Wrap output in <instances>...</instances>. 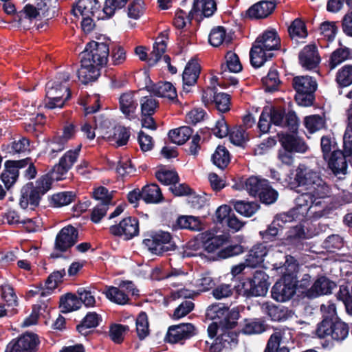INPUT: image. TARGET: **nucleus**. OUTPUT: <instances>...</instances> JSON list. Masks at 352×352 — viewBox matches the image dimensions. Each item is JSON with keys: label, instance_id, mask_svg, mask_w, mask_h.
Masks as SVG:
<instances>
[{"label": "nucleus", "instance_id": "obj_5", "mask_svg": "<svg viewBox=\"0 0 352 352\" xmlns=\"http://www.w3.org/2000/svg\"><path fill=\"white\" fill-rule=\"evenodd\" d=\"M332 192L330 187L316 173H309V210L317 206L324 208L331 199Z\"/></svg>", "mask_w": 352, "mask_h": 352}, {"label": "nucleus", "instance_id": "obj_53", "mask_svg": "<svg viewBox=\"0 0 352 352\" xmlns=\"http://www.w3.org/2000/svg\"><path fill=\"white\" fill-rule=\"evenodd\" d=\"M60 307L62 308V312L69 313L78 309L81 307V301L76 294L67 293L60 297Z\"/></svg>", "mask_w": 352, "mask_h": 352}, {"label": "nucleus", "instance_id": "obj_29", "mask_svg": "<svg viewBox=\"0 0 352 352\" xmlns=\"http://www.w3.org/2000/svg\"><path fill=\"white\" fill-rule=\"evenodd\" d=\"M81 146V144H80L74 150L67 151L63 156L60 158L58 164L54 166V170L60 175L67 173L76 162Z\"/></svg>", "mask_w": 352, "mask_h": 352}, {"label": "nucleus", "instance_id": "obj_11", "mask_svg": "<svg viewBox=\"0 0 352 352\" xmlns=\"http://www.w3.org/2000/svg\"><path fill=\"white\" fill-rule=\"evenodd\" d=\"M39 343L37 334L27 332L12 340L8 344L5 352H36Z\"/></svg>", "mask_w": 352, "mask_h": 352}, {"label": "nucleus", "instance_id": "obj_62", "mask_svg": "<svg viewBox=\"0 0 352 352\" xmlns=\"http://www.w3.org/2000/svg\"><path fill=\"white\" fill-rule=\"evenodd\" d=\"M320 146L324 160H327L334 151H340L338 149L335 139L330 135H324L321 138Z\"/></svg>", "mask_w": 352, "mask_h": 352}, {"label": "nucleus", "instance_id": "obj_55", "mask_svg": "<svg viewBox=\"0 0 352 352\" xmlns=\"http://www.w3.org/2000/svg\"><path fill=\"white\" fill-rule=\"evenodd\" d=\"M282 338L280 331L273 333L268 339L263 352H289L287 346H280Z\"/></svg>", "mask_w": 352, "mask_h": 352}, {"label": "nucleus", "instance_id": "obj_15", "mask_svg": "<svg viewBox=\"0 0 352 352\" xmlns=\"http://www.w3.org/2000/svg\"><path fill=\"white\" fill-rule=\"evenodd\" d=\"M232 329H221L214 342L211 344L210 352H221L223 349H232L238 344V333Z\"/></svg>", "mask_w": 352, "mask_h": 352}, {"label": "nucleus", "instance_id": "obj_12", "mask_svg": "<svg viewBox=\"0 0 352 352\" xmlns=\"http://www.w3.org/2000/svg\"><path fill=\"white\" fill-rule=\"evenodd\" d=\"M78 241V230L72 225H67L58 232L56 236L54 249L59 252H65Z\"/></svg>", "mask_w": 352, "mask_h": 352}, {"label": "nucleus", "instance_id": "obj_24", "mask_svg": "<svg viewBox=\"0 0 352 352\" xmlns=\"http://www.w3.org/2000/svg\"><path fill=\"white\" fill-rule=\"evenodd\" d=\"M278 135L282 148L293 153L306 151L307 145L302 139L289 133H278Z\"/></svg>", "mask_w": 352, "mask_h": 352}, {"label": "nucleus", "instance_id": "obj_64", "mask_svg": "<svg viewBox=\"0 0 352 352\" xmlns=\"http://www.w3.org/2000/svg\"><path fill=\"white\" fill-rule=\"evenodd\" d=\"M336 81L341 87L352 84V65H344L337 73Z\"/></svg>", "mask_w": 352, "mask_h": 352}, {"label": "nucleus", "instance_id": "obj_47", "mask_svg": "<svg viewBox=\"0 0 352 352\" xmlns=\"http://www.w3.org/2000/svg\"><path fill=\"white\" fill-rule=\"evenodd\" d=\"M70 79V74L67 72H58L56 75L55 80L53 81H49L46 84V87L58 89L60 92L64 91L67 92L66 100H69L72 96V92L69 88L63 85L64 82H67Z\"/></svg>", "mask_w": 352, "mask_h": 352}, {"label": "nucleus", "instance_id": "obj_21", "mask_svg": "<svg viewBox=\"0 0 352 352\" xmlns=\"http://www.w3.org/2000/svg\"><path fill=\"white\" fill-rule=\"evenodd\" d=\"M171 228L173 231L188 230L191 232H198L203 229V224L198 217L179 215L173 223Z\"/></svg>", "mask_w": 352, "mask_h": 352}, {"label": "nucleus", "instance_id": "obj_18", "mask_svg": "<svg viewBox=\"0 0 352 352\" xmlns=\"http://www.w3.org/2000/svg\"><path fill=\"white\" fill-rule=\"evenodd\" d=\"M292 86L296 91L294 100L296 104L300 107H308V76H294Z\"/></svg>", "mask_w": 352, "mask_h": 352}, {"label": "nucleus", "instance_id": "obj_44", "mask_svg": "<svg viewBox=\"0 0 352 352\" xmlns=\"http://www.w3.org/2000/svg\"><path fill=\"white\" fill-rule=\"evenodd\" d=\"M76 195L72 191H64L55 193L49 197L50 206L60 208L67 206L74 201Z\"/></svg>", "mask_w": 352, "mask_h": 352}, {"label": "nucleus", "instance_id": "obj_36", "mask_svg": "<svg viewBox=\"0 0 352 352\" xmlns=\"http://www.w3.org/2000/svg\"><path fill=\"white\" fill-rule=\"evenodd\" d=\"M267 254V249L262 243L254 245L246 255L245 263L248 267H256L263 262Z\"/></svg>", "mask_w": 352, "mask_h": 352}, {"label": "nucleus", "instance_id": "obj_35", "mask_svg": "<svg viewBox=\"0 0 352 352\" xmlns=\"http://www.w3.org/2000/svg\"><path fill=\"white\" fill-rule=\"evenodd\" d=\"M81 67L78 70L77 74L79 80L84 85H87L90 82L95 81L100 76V73L99 69L91 63H84V59L81 58Z\"/></svg>", "mask_w": 352, "mask_h": 352}, {"label": "nucleus", "instance_id": "obj_46", "mask_svg": "<svg viewBox=\"0 0 352 352\" xmlns=\"http://www.w3.org/2000/svg\"><path fill=\"white\" fill-rule=\"evenodd\" d=\"M210 44L214 47H219L223 43L228 45L232 41V37L227 36L226 30L223 26H217L210 31L208 36Z\"/></svg>", "mask_w": 352, "mask_h": 352}, {"label": "nucleus", "instance_id": "obj_14", "mask_svg": "<svg viewBox=\"0 0 352 352\" xmlns=\"http://www.w3.org/2000/svg\"><path fill=\"white\" fill-rule=\"evenodd\" d=\"M195 335V327L191 323H180L168 328L164 341L170 344L178 343L190 339Z\"/></svg>", "mask_w": 352, "mask_h": 352}, {"label": "nucleus", "instance_id": "obj_16", "mask_svg": "<svg viewBox=\"0 0 352 352\" xmlns=\"http://www.w3.org/2000/svg\"><path fill=\"white\" fill-rule=\"evenodd\" d=\"M343 143L344 144V137ZM351 155L352 153L346 152L344 146V153L341 151H334L325 160L327 161L329 168L335 175H345L348 167L346 156Z\"/></svg>", "mask_w": 352, "mask_h": 352}, {"label": "nucleus", "instance_id": "obj_58", "mask_svg": "<svg viewBox=\"0 0 352 352\" xmlns=\"http://www.w3.org/2000/svg\"><path fill=\"white\" fill-rule=\"evenodd\" d=\"M46 96L48 98V102L46 103L45 106L48 109L61 108L63 107L65 102L68 100H66V97L63 99V97L56 96V93L54 92L59 91L58 89L46 87Z\"/></svg>", "mask_w": 352, "mask_h": 352}, {"label": "nucleus", "instance_id": "obj_33", "mask_svg": "<svg viewBox=\"0 0 352 352\" xmlns=\"http://www.w3.org/2000/svg\"><path fill=\"white\" fill-rule=\"evenodd\" d=\"M286 223L288 221L281 216V213L278 214L267 228L265 230L260 231L259 234L265 242L273 241L276 239L279 230H282Z\"/></svg>", "mask_w": 352, "mask_h": 352}, {"label": "nucleus", "instance_id": "obj_54", "mask_svg": "<svg viewBox=\"0 0 352 352\" xmlns=\"http://www.w3.org/2000/svg\"><path fill=\"white\" fill-rule=\"evenodd\" d=\"M262 82L266 92L273 93L277 91L280 83L277 69L275 67H271L267 76L262 78Z\"/></svg>", "mask_w": 352, "mask_h": 352}, {"label": "nucleus", "instance_id": "obj_49", "mask_svg": "<svg viewBox=\"0 0 352 352\" xmlns=\"http://www.w3.org/2000/svg\"><path fill=\"white\" fill-rule=\"evenodd\" d=\"M212 163L219 168L223 170L230 162L228 150L223 145H219L211 157Z\"/></svg>", "mask_w": 352, "mask_h": 352}, {"label": "nucleus", "instance_id": "obj_4", "mask_svg": "<svg viewBox=\"0 0 352 352\" xmlns=\"http://www.w3.org/2000/svg\"><path fill=\"white\" fill-rule=\"evenodd\" d=\"M206 318L220 324L221 329H234L240 318L238 308L230 309L228 306L221 303L210 305L206 312Z\"/></svg>", "mask_w": 352, "mask_h": 352}, {"label": "nucleus", "instance_id": "obj_25", "mask_svg": "<svg viewBox=\"0 0 352 352\" xmlns=\"http://www.w3.org/2000/svg\"><path fill=\"white\" fill-rule=\"evenodd\" d=\"M146 87L149 92L155 96L167 98L170 100L177 99L176 89L170 82L160 81L157 83H153L151 86H146Z\"/></svg>", "mask_w": 352, "mask_h": 352}, {"label": "nucleus", "instance_id": "obj_23", "mask_svg": "<svg viewBox=\"0 0 352 352\" xmlns=\"http://www.w3.org/2000/svg\"><path fill=\"white\" fill-rule=\"evenodd\" d=\"M102 321L101 315L95 311H89L76 325V329L80 335L87 337L94 332L91 329L98 327Z\"/></svg>", "mask_w": 352, "mask_h": 352}, {"label": "nucleus", "instance_id": "obj_34", "mask_svg": "<svg viewBox=\"0 0 352 352\" xmlns=\"http://www.w3.org/2000/svg\"><path fill=\"white\" fill-rule=\"evenodd\" d=\"M225 58L226 62L221 63L220 72H219L221 76V78H226L227 72L239 73L242 70V65L236 53L229 51L226 53Z\"/></svg>", "mask_w": 352, "mask_h": 352}, {"label": "nucleus", "instance_id": "obj_57", "mask_svg": "<svg viewBox=\"0 0 352 352\" xmlns=\"http://www.w3.org/2000/svg\"><path fill=\"white\" fill-rule=\"evenodd\" d=\"M129 331L128 325L112 324L109 328V337L116 344H121L124 341V334Z\"/></svg>", "mask_w": 352, "mask_h": 352}, {"label": "nucleus", "instance_id": "obj_1", "mask_svg": "<svg viewBox=\"0 0 352 352\" xmlns=\"http://www.w3.org/2000/svg\"><path fill=\"white\" fill-rule=\"evenodd\" d=\"M285 272L282 277L273 285L272 298L277 302H286L294 295L296 291L304 297H308V274H305L301 280H298L297 269L295 263H288L286 261Z\"/></svg>", "mask_w": 352, "mask_h": 352}, {"label": "nucleus", "instance_id": "obj_51", "mask_svg": "<svg viewBox=\"0 0 352 352\" xmlns=\"http://www.w3.org/2000/svg\"><path fill=\"white\" fill-rule=\"evenodd\" d=\"M265 331V324L262 321L256 318H245L239 332L245 335H252L261 333Z\"/></svg>", "mask_w": 352, "mask_h": 352}, {"label": "nucleus", "instance_id": "obj_20", "mask_svg": "<svg viewBox=\"0 0 352 352\" xmlns=\"http://www.w3.org/2000/svg\"><path fill=\"white\" fill-rule=\"evenodd\" d=\"M138 107V103L134 97L133 92L128 91L120 95L119 109L126 118L130 120L135 119Z\"/></svg>", "mask_w": 352, "mask_h": 352}, {"label": "nucleus", "instance_id": "obj_45", "mask_svg": "<svg viewBox=\"0 0 352 352\" xmlns=\"http://www.w3.org/2000/svg\"><path fill=\"white\" fill-rule=\"evenodd\" d=\"M193 130L188 126H183L168 132V138L171 142L182 145L191 137Z\"/></svg>", "mask_w": 352, "mask_h": 352}, {"label": "nucleus", "instance_id": "obj_13", "mask_svg": "<svg viewBox=\"0 0 352 352\" xmlns=\"http://www.w3.org/2000/svg\"><path fill=\"white\" fill-rule=\"evenodd\" d=\"M139 221L135 217H127L118 224L109 227V232L116 236H124L125 240H130L139 234Z\"/></svg>", "mask_w": 352, "mask_h": 352}, {"label": "nucleus", "instance_id": "obj_27", "mask_svg": "<svg viewBox=\"0 0 352 352\" xmlns=\"http://www.w3.org/2000/svg\"><path fill=\"white\" fill-rule=\"evenodd\" d=\"M217 10V4L214 0H194L192 9L188 14L189 23L194 18V14L201 12L205 17H210Z\"/></svg>", "mask_w": 352, "mask_h": 352}, {"label": "nucleus", "instance_id": "obj_38", "mask_svg": "<svg viewBox=\"0 0 352 352\" xmlns=\"http://www.w3.org/2000/svg\"><path fill=\"white\" fill-rule=\"evenodd\" d=\"M142 191V200L146 204H158L164 200L161 189L156 184L145 185Z\"/></svg>", "mask_w": 352, "mask_h": 352}, {"label": "nucleus", "instance_id": "obj_31", "mask_svg": "<svg viewBox=\"0 0 352 352\" xmlns=\"http://www.w3.org/2000/svg\"><path fill=\"white\" fill-rule=\"evenodd\" d=\"M269 276L263 270H256L252 276L254 296H264L267 294L270 283Z\"/></svg>", "mask_w": 352, "mask_h": 352}, {"label": "nucleus", "instance_id": "obj_50", "mask_svg": "<svg viewBox=\"0 0 352 352\" xmlns=\"http://www.w3.org/2000/svg\"><path fill=\"white\" fill-rule=\"evenodd\" d=\"M265 312L272 321H283L289 317V309L287 307L274 304H267Z\"/></svg>", "mask_w": 352, "mask_h": 352}, {"label": "nucleus", "instance_id": "obj_32", "mask_svg": "<svg viewBox=\"0 0 352 352\" xmlns=\"http://www.w3.org/2000/svg\"><path fill=\"white\" fill-rule=\"evenodd\" d=\"M169 30H164L159 34L158 39H161L159 41H155L153 44V51L150 54L148 64L150 67L154 66L162 58V56L166 52V40L168 39Z\"/></svg>", "mask_w": 352, "mask_h": 352}, {"label": "nucleus", "instance_id": "obj_10", "mask_svg": "<svg viewBox=\"0 0 352 352\" xmlns=\"http://www.w3.org/2000/svg\"><path fill=\"white\" fill-rule=\"evenodd\" d=\"M213 134L218 138H223L229 135L230 142L236 146H241L245 142V130L241 126H236L230 131L224 116L217 120L212 129Z\"/></svg>", "mask_w": 352, "mask_h": 352}, {"label": "nucleus", "instance_id": "obj_7", "mask_svg": "<svg viewBox=\"0 0 352 352\" xmlns=\"http://www.w3.org/2000/svg\"><path fill=\"white\" fill-rule=\"evenodd\" d=\"M143 244L153 254L162 255L177 248L173 240V236L168 232L159 230L143 240Z\"/></svg>", "mask_w": 352, "mask_h": 352}, {"label": "nucleus", "instance_id": "obj_56", "mask_svg": "<svg viewBox=\"0 0 352 352\" xmlns=\"http://www.w3.org/2000/svg\"><path fill=\"white\" fill-rule=\"evenodd\" d=\"M346 97L351 100V104L347 111L349 123L344 133V146L346 152L352 153V90L346 95Z\"/></svg>", "mask_w": 352, "mask_h": 352}, {"label": "nucleus", "instance_id": "obj_28", "mask_svg": "<svg viewBox=\"0 0 352 352\" xmlns=\"http://www.w3.org/2000/svg\"><path fill=\"white\" fill-rule=\"evenodd\" d=\"M100 8L98 0H78L72 6V13L75 16H95Z\"/></svg>", "mask_w": 352, "mask_h": 352}, {"label": "nucleus", "instance_id": "obj_61", "mask_svg": "<svg viewBox=\"0 0 352 352\" xmlns=\"http://www.w3.org/2000/svg\"><path fill=\"white\" fill-rule=\"evenodd\" d=\"M128 0H105L102 9L105 18L109 19L113 16L116 10L124 8Z\"/></svg>", "mask_w": 352, "mask_h": 352}, {"label": "nucleus", "instance_id": "obj_26", "mask_svg": "<svg viewBox=\"0 0 352 352\" xmlns=\"http://www.w3.org/2000/svg\"><path fill=\"white\" fill-rule=\"evenodd\" d=\"M106 138L116 147H120L127 144L131 133L128 128L121 125L115 126L111 131H107Z\"/></svg>", "mask_w": 352, "mask_h": 352}, {"label": "nucleus", "instance_id": "obj_9", "mask_svg": "<svg viewBox=\"0 0 352 352\" xmlns=\"http://www.w3.org/2000/svg\"><path fill=\"white\" fill-rule=\"evenodd\" d=\"M316 334L320 338L330 336L335 340L342 341L349 334V327L340 320H323L318 325Z\"/></svg>", "mask_w": 352, "mask_h": 352}, {"label": "nucleus", "instance_id": "obj_3", "mask_svg": "<svg viewBox=\"0 0 352 352\" xmlns=\"http://www.w3.org/2000/svg\"><path fill=\"white\" fill-rule=\"evenodd\" d=\"M52 185V180L47 174L41 176L35 183L29 182L25 184L21 189V208L26 209L29 205L32 209L38 207L42 197L51 189Z\"/></svg>", "mask_w": 352, "mask_h": 352}, {"label": "nucleus", "instance_id": "obj_52", "mask_svg": "<svg viewBox=\"0 0 352 352\" xmlns=\"http://www.w3.org/2000/svg\"><path fill=\"white\" fill-rule=\"evenodd\" d=\"M308 215V206H295L286 212L281 213V216L288 222L299 221H307Z\"/></svg>", "mask_w": 352, "mask_h": 352}, {"label": "nucleus", "instance_id": "obj_17", "mask_svg": "<svg viewBox=\"0 0 352 352\" xmlns=\"http://www.w3.org/2000/svg\"><path fill=\"white\" fill-rule=\"evenodd\" d=\"M276 0H262L252 6L246 11V16L251 19H261L267 18L275 10Z\"/></svg>", "mask_w": 352, "mask_h": 352}, {"label": "nucleus", "instance_id": "obj_22", "mask_svg": "<svg viewBox=\"0 0 352 352\" xmlns=\"http://www.w3.org/2000/svg\"><path fill=\"white\" fill-rule=\"evenodd\" d=\"M201 72V66L195 59H190L186 64L182 74L183 89L186 93L190 90L186 86L194 85L199 76Z\"/></svg>", "mask_w": 352, "mask_h": 352}, {"label": "nucleus", "instance_id": "obj_59", "mask_svg": "<svg viewBox=\"0 0 352 352\" xmlns=\"http://www.w3.org/2000/svg\"><path fill=\"white\" fill-rule=\"evenodd\" d=\"M136 331L140 340H144L149 333L148 317L144 311H141L137 317Z\"/></svg>", "mask_w": 352, "mask_h": 352}, {"label": "nucleus", "instance_id": "obj_6", "mask_svg": "<svg viewBox=\"0 0 352 352\" xmlns=\"http://www.w3.org/2000/svg\"><path fill=\"white\" fill-rule=\"evenodd\" d=\"M84 63H90L95 67L101 69L108 62L109 56V44L104 42L91 41L86 44L85 50L80 53Z\"/></svg>", "mask_w": 352, "mask_h": 352}, {"label": "nucleus", "instance_id": "obj_63", "mask_svg": "<svg viewBox=\"0 0 352 352\" xmlns=\"http://www.w3.org/2000/svg\"><path fill=\"white\" fill-rule=\"evenodd\" d=\"M350 55L349 49L346 47L339 48L335 50L332 53L330 58L329 65L331 69L336 68L338 65L349 59Z\"/></svg>", "mask_w": 352, "mask_h": 352}, {"label": "nucleus", "instance_id": "obj_19", "mask_svg": "<svg viewBox=\"0 0 352 352\" xmlns=\"http://www.w3.org/2000/svg\"><path fill=\"white\" fill-rule=\"evenodd\" d=\"M287 32L292 43L296 46L306 43L308 31L305 22L300 18L292 21L287 28Z\"/></svg>", "mask_w": 352, "mask_h": 352}, {"label": "nucleus", "instance_id": "obj_60", "mask_svg": "<svg viewBox=\"0 0 352 352\" xmlns=\"http://www.w3.org/2000/svg\"><path fill=\"white\" fill-rule=\"evenodd\" d=\"M258 197L259 198L261 203L265 205H271L277 201L278 192L270 185L269 182L267 184V186L261 191Z\"/></svg>", "mask_w": 352, "mask_h": 352}, {"label": "nucleus", "instance_id": "obj_48", "mask_svg": "<svg viewBox=\"0 0 352 352\" xmlns=\"http://www.w3.org/2000/svg\"><path fill=\"white\" fill-rule=\"evenodd\" d=\"M155 176L161 184L166 186H173L179 182V177L176 170H166L162 165L155 172Z\"/></svg>", "mask_w": 352, "mask_h": 352}, {"label": "nucleus", "instance_id": "obj_30", "mask_svg": "<svg viewBox=\"0 0 352 352\" xmlns=\"http://www.w3.org/2000/svg\"><path fill=\"white\" fill-rule=\"evenodd\" d=\"M202 235V246L208 253H213L226 244L229 236L226 234L214 235L210 232H204Z\"/></svg>", "mask_w": 352, "mask_h": 352}, {"label": "nucleus", "instance_id": "obj_8", "mask_svg": "<svg viewBox=\"0 0 352 352\" xmlns=\"http://www.w3.org/2000/svg\"><path fill=\"white\" fill-rule=\"evenodd\" d=\"M269 118L270 122L278 126L287 127L288 130L293 133L298 132L299 126V119L295 111H289L286 113L285 109L281 107H272L269 109Z\"/></svg>", "mask_w": 352, "mask_h": 352}, {"label": "nucleus", "instance_id": "obj_41", "mask_svg": "<svg viewBox=\"0 0 352 352\" xmlns=\"http://www.w3.org/2000/svg\"><path fill=\"white\" fill-rule=\"evenodd\" d=\"M232 283H235L234 288L236 296H254L252 292L253 289L252 276H241L237 277V280H232Z\"/></svg>", "mask_w": 352, "mask_h": 352}, {"label": "nucleus", "instance_id": "obj_40", "mask_svg": "<svg viewBox=\"0 0 352 352\" xmlns=\"http://www.w3.org/2000/svg\"><path fill=\"white\" fill-rule=\"evenodd\" d=\"M103 294L111 302L119 305L129 304L131 300L128 294L124 293L119 287L106 286Z\"/></svg>", "mask_w": 352, "mask_h": 352}, {"label": "nucleus", "instance_id": "obj_37", "mask_svg": "<svg viewBox=\"0 0 352 352\" xmlns=\"http://www.w3.org/2000/svg\"><path fill=\"white\" fill-rule=\"evenodd\" d=\"M230 204L236 212L245 217H252L260 209V204L256 201L232 200Z\"/></svg>", "mask_w": 352, "mask_h": 352}, {"label": "nucleus", "instance_id": "obj_43", "mask_svg": "<svg viewBox=\"0 0 352 352\" xmlns=\"http://www.w3.org/2000/svg\"><path fill=\"white\" fill-rule=\"evenodd\" d=\"M269 181L265 179H261L256 176H251L248 178L244 184V188L248 194L252 197H258L261 191L267 186Z\"/></svg>", "mask_w": 352, "mask_h": 352}, {"label": "nucleus", "instance_id": "obj_42", "mask_svg": "<svg viewBox=\"0 0 352 352\" xmlns=\"http://www.w3.org/2000/svg\"><path fill=\"white\" fill-rule=\"evenodd\" d=\"M334 282L331 281L325 277L318 278L309 289V296H317L330 294L336 287Z\"/></svg>", "mask_w": 352, "mask_h": 352}, {"label": "nucleus", "instance_id": "obj_39", "mask_svg": "<svg viewBox=\"0 0 352 352\" xmlns=\"http://www.w3.org/2000/svg\"><path fill=\"white\" fill-rule=\"evenodd\" d=\"M19 172L13 166L10 160L4 163V170L1 174V179L7 190H9L18 180Z\"/></svg>", "mask_w": 352, "mask_h": 352}, {"label": "nucleus", "instance_id": "obj_2", "mask_svg": "<svg viewBox=\"0 0 352 352\" xmlns=\"http://www.w3.org/2000/svg\"><path fill=\"white\" fill-rule=\"evenodd\" d=\"M280 47V38L278 32L274 29L264 31L257 36L250 50L251 65L254 68L262 67L275 56L272 51L278 50Z\"/></svg>", "mask_w": 352, "mask_h": 352}]
</instances>
